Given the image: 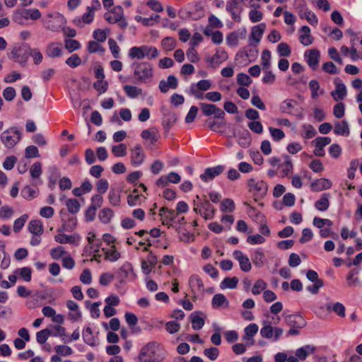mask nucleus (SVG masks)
Segmentation results:
<instances>
[{"mask_svg":"<svg viewBox=\"0 0 362 362\" xmlns=\"http://www.w3.org/2000/svg\"><path fill=\"white\" fill-rule=\"evenodd\" d=\"M329 197L330 194L329 193L322 194L321 197L315 202V208L320 211H326L329 206Z\"/></svg>","mask_w":362,"mask_h":362,"instance_id":"obj_27","label":"nucleus"},{"mask_svg":"<svg viewBox=\"0 0 362 362\" xmlns=\"http://www.w3.org/2000/svg\"><path fill=\"white\" fill-rule=\"evenodd\" d=\"M271 52L268 49H265L262 53L261 60L262 65L264 70H267L269 69L271 64Z\"/></svg>","mask_w":362,"mask_h":362,"instance_id":"obj_56","label":"nucleus"},{"mask_svg":"<svg viewBox=\"0 0 362 362\" xmlns=\"http://www.w3.org/2000/svg\"><path fill=\"white\" fill-rule=\"evenodd\" d=\"M82 335L83 341L86 344L90 346L95 345V339L93 335L92 329L90 327H87L83 329Z\"/></svg>","mask_w":362,"mask_h":362,"instance_id":"obj_36","label":"nucleus"},{"mask_svg":"<svg viewBox=\"0 0 362 362\" xmlns=\"http://www.w3.org/2000/svg\"><path fill=\"white\" fill-rule=\"evenodd\" d=\"M102 250L105 254V259L110 262H116L121 257L120 252L117 250L114 245L110 248H103Z\"/></svg>","mask_w":362,"mask_h":362,"instance_id":"obj_23","label":"nucleus"},{"mask_svg":"<svg viewBox=\"0 0 362 362\" xmlns=\"http://www.w3.org/2000/svg\"><path fill=\"white\" fill-rule=\"evenodd\" d=\"M21 139V132L17 127L5 130L1 135V140L6 147L11 148Z\"/></svg>","mask_w":362,"mask_h":362,"instance_id":"obj_3","label":"nucleus"},{"mask_svg":"<svg viewBox=\"0 0 362 362\" xmlns=\"http://www.w3.org/2000/svg\"><path fill=\"white\" fill-rule=\"evenodd\" d=\"M199 105L203 115L206 117L211 116L215 112L216 105L214 104L201 103Z\"/></svg>","mask_w":362,"mask_h":362,"instance_id":"obj_54","label":"nucleus"},{"mask_svg":"<svg viewBox=\"0 0 362 362\" xmlns=\"http://www.w3.org/2000/svg\"><path fill=\"white\" fill-rule=\"evenodd\" d=\"M146 157L145 153L140 144H136L131 150V162L134 165H140Z\"/></svg>","mask_w":362,"mask_h":362,"instance_id":"obj_12","label":"nucleus"},{"mask_svg":"<svg viewBox=\"0 0 362 362\" xmlns=\"http://www.w3.org/2000/svg\"><path fill=\"white\" fill-rule=\"evenodd\" d=\"M81 47V43L76 40L66 39L64 40V47L68 50L69 53L80 49Z\"/></svg>","mask_w":362,"mask_h":362,"instance_id":"obj_44","label":"nucleus"},{"mask_svg":"<svg viewBox=\"0 0 362 362\" xmlns=\"http://www.w3.org/2000/svg\"><path fill=\"white\" fill-rule=\"evenodd\" d=\"M304 57L308 66L313 69L315 70L320 62V54L317 49H312L307 50Z\"/></svg>","mask_w":362,"mask_h":362,"instance_id":"obj_10","label":"nucleus"},{"mask_svg":"<svg viewBox=\"0 0 362 362\" xmlns=\"http://www.w3.org/2000/svg\"><path fill=\"white\" fill-rule=\"evenodd\" d=\"M238 279L235 276L230 278H225L220 284L221 289L230 288L233 289L237 287Z\"/></svg>","mask_w":362,"mask_h":362,"instance_id":"obj_38","label":"nucleus"},{"mask_svg":"<svg viewBox=\"0 0 362 362\" xmlns=\"http://www.w3.org/2000/svg\"><path fill=\"white\" fill-rule=\"evenodd\" d=\"M68 211L71 214H76L81 209L79 202L76 199L70 198L66 202Z\"/></svg>","mask_w":362,"mask_h":362,"instance_id":"obj_35","label":"nucleus"},{"mask_svg":"<svg viewBox=\"0 0 362 362\" xmlns=\"http://www.w3.org/2000/svg\"><path fill=\"white\" fill-rule=\"evenodd\" d=\"M129 56L132 59H134V58H136L138 59H144V52L142 50V46L132 47L129 49Z\"/></svg>","mask_w":362,"mask_h":362,"instance_id":"obj_60","label":"nucleus"},{"mask_svg":"<svg viewBox=\"0 0 362 362\" xmlns=\"http://www.w3.org/2000/svg\"><path fill=\"white\" fill-rule=\"evenodd\" d=\"M193 204L194 206L202 207L204 210L203 218L204 219L210 220L214 218L216 209L209 201L205 199V197L204 198L203 202H196V200H194Z\"/></svg>","mask_w":362,"mask_h":362,"instance_id":"obj_9","label":"nucleus"},{"mask_svg":"<svg viewBox=\"0 0 362 362\" xmlns=\"http://www.w3.org/2000/svg\"><path fill=\"white\" fill-rule=\"evenodd\" d=\"M65 63L71 68H76L81 64V59L77 54H74L66 60Z\"/></svg>","mask_w":362,"mask_h":362,"instance_id":"obj_59","label":"nucleus"},{"mask_svg":"<svg viewBox=\"0 0 362 362\" xmlns=\"http://www.w3.org/2000/svg\"><path fill=\"white\" fill-rule=\"evenodd\" d=\"M94 13L87 11L86 13H83L81 18H77L74 20V23L76 25L82 27L83 24H90L94 19Z\"/></svg>","mask_w":362,"mask_h":362,"instance_id":"obj_31","label":"nucleus"},{"mask_svg":"<svg viewBox=\"0 0 362 362\" xmlns=\"http://www.w3.org/2000/svg\"><path fill=\"white\" fill-rule=\"evenodd\" d=\"M42 165L40 162H35L30 169V173L33 178H38L42 174Z\"/></svg>","mask_w":362,"mask_h":362,"instance_id":"obj_64","label":"nucleus"},{"mask_svg":"<svg viewBox=\"0 0 362 362\" xmlns=\"http://www.w3.org/2000/svg\"><path fill=\"white\" fill-rule=\"evenodd\" d=\"M315 350V348L310 345H306L305 346L298 349L296 351V356L298 360L304 361L307 356L313 354Z\"/></svg>","mask_w":362,"mask_h":362,"instance_id":"obj_30","label":"nucleus"},{"mask_svg":"<svg viewBox=\"0 0 362 362\" xmlns=\"http://www.w3.org/2000/svg\"><path fill=\"white\" fill-rule=\"evenodd\" d=\"M189 284L192 288V291L194 293L192 298L193 300L197 299L196 293L197 292H204V286L202 280L199 278L198 275H192L189 277Z\"/></svg>","mask_w":362,"mask_h":362,"instance_id":"obj_16","label":"nucleus"},{"mask_svg":"<svg viewBox=\"0 0 362 362\" xmlns=\"http://www.w3.org/2000/svg\"><path fill=\"white\" fill-rule=\"evenodd\" d=\"M297 105L298 103L296 100L292 99H286L280 104L279 109L283 113L291 114V110L293 109Z\"/></svg>","mask_w":362,"mask_h":362,"instance_id":"obj_33","label":"nucleus"},{"mask_svg":"<svg viewBox=\"0 0 362 362\" xmlns=\"http://www.w3.org/2000/svg\"><path fill=\"white\" fill-rule=\"evenodd\" d=\"M225 170L223 165H217L214 168H208L205 170L204 173L200 175L201 179L207 182L213 180L216 176L221 175Z\"/></svg>","mask_w":362,"mask_h":362,"instance_id":"obj_13","label":"nucleus"},{"mask_svg":"<svg viewBox=\"0 0 362 362\" xmlns=\"http://www.w3.org/2000/svg\"><path fill=\"white\" fill-rule=\"evenodd\" d=\"M334 132L337 135L348 136L350 133L348 122L346 120H342L335 123Z\"/></svg>","mask_w":362,"mask_h":362,"instance_id":"obj_25","label":"nucleus"},{"mask_svg":"<svg viewBox=\"0 0 362 362\" xmlns=\"http://www.w3.org/2000/svg\"><path fill=\"white\" fill-rule=\"evenodd\" d=\"M311 189L313 192H320L328 189L332 187V182L326 178H320L313 181L311 185Z\"/></svg>","mask_w":362,"mask_h":362,"instance_id":"obj_19","label":"nucleus"},{"mask_svg":"<svg viewBox=\"0 0 362 362\" xmlns=\"http://www.w3.org/2000/svg\"><path fill=\"white\" fill-rule=\"evenodd\" d=\"M286 323L291 327L302 329L306 325V322L300 315H288L285 317Z\"/></svg>","mask_w":362,"mask_h":362,"instance_id":"obj_15","label":"nucleus"},{"mask_svg":"<svg viewBox=\"0 0 362 362\" xmlns=\"http://www.w3.org/2000/svg\"><path fill=\"white\" fill-rule=\"evenodd\" d=\"M233 257L238 261L240 269L244 272H248L252 269V265L247 255H245L240 250H235L233 253Z\"/></svg>","mask_w":362,"mask_h":362,"instance_id":"obj_11","label":"nucleus"},{"mask_svg":"<svg viewBox=\"0 0 362 362\" xmlns=\"http://www.w3.org/2000/svg\"><path fill=\"white\" fill-rule=\"evenodd\" d=\"M46 54L51 58L58 57L62 54V48L61 45L52 43L47 47Z\"/></svg>","mask_w":362,"mask_h":362,"instance_id":"obj_32","label":"nucleus"},{"mask_svg":"<svg viewBox=\"0 0 362 362\" xmlns=\"http://www.w3.org/2000/svg\"><path fill=\"white\" fill-rule=\"evenodd\" d=\"M134 66H135L134 74L139 82L146 83L153 77V69L149 63H136Z\"/></svg>","mask_w":362,"mask_h":362,"instance_id":"obj_4","label":"nucleus"},{"mask_svg":"<svg viewBox=\"0 0 362 362\" xmlns=\"http://www.w3.org/2000/svg\"><path fill=\"white\" fill-rule=\"evenodd\" d=\"M108 199L111 205L117 206L120 205V194L115 189H110L108 194Z\"/></svg>","mask_w":362,"mask_h":362,"instance_id":"obj_48","label":"nucleus"},{"mask_svg":"<svg viewBox=\"0 0 362 362\" xmlns=\"http://www.w3.org/2000/svg\"><path fill=\"white\" fill-rule=\"evenodd\" d=\"M62 226L63 230L65 231H73L77 226V218L75 216L70 217L67 221H64L63 218Z\"/></svg>","mask_w":362,"mask_h":362,"instance_id":"obj_43","label":"nucleus"},{"mask_svg":"<svg viewBox=\"0 0 362 362\" xmlns=\"http://www.w3.org/2000/svg\"><path fill=\"white\" fill-rule=\"evenodd\" d=\"M284 162L281 165V167L282 168V173H284V176H288V174L293 170V165L289 156L284 155Z\"/></svg>","mask_w":362,"mask_h":362,"instance_id":"obj_46","label":"nucleus"},{"mask_svg":"<svg viewBox=\"0 0 362 362\" xmlns=\"http://www.w3.org/2000/svg\"><path fill=\"white\" fill-rule=\"evenodd\" d=\"M251 259L253 264L258 268L264 266L266 257L262 250L257 249L251 254Z\"/></svg>","mask_w":362,"mask_h":362,"instance_id":"obj_20","label":"nucleus"},{"mask_svg":"<svg viewBox=\"0 0 362 362\" xmlns=\"http://www.w3.org/2000/svg\"><path fill=\"white\" fill-rule=\"evenodd\" d=\"M104 18L110 24L118 23L122 29H125L128 23L124 16V10L121 6H114L104 13Z\"/></svg>","mask_w":362,"mask_h":362,"instance_id":"obj_2","label":"nucleus"},{"mask_svg":"<svg viewBox=\"0 0 362 362\" xmlns=\"http://www.w3.org/2000/svg\"><path fill=\"white\" fill-rule=\"evenodd\" d=\"M142 50L144 52V58L146 57L149 59H152L158 56V49L155 47L143 45Z\"/></svg>","mask_w":362,"mask_h":362,"instance_id":"obj_42","label":"nucleus"},{"mask_svg":"<svg viewBox=\"0 0 362 362\" xmlns=\"http://www.w3.org/2000/svg\"><path fill=\"white\" fill-rule=\"evenodd\" d=\"M274 362H299L296 356H287L284 352H279L274 356Z\"/></svg>","mask_w":362,"mask_h":362,"instance_id":"obj_45","label":"nucleus"},{"mask_svg":"<svg viewBox=\"0 0 362 362\" xmlns=\"http://www.w3.org/2000/svg\"><path fill=\"white\" fill-rule=\"evenodd\" d=\"M87 49L90 54L105 52V49L97 41L88 42Z\"/></svg>","mask_w":362,"mask_h":362,"instance_id":"obj_55","label":"nucleus"},{"mask_svg":"<svg viewBox=\"0 0 362 362\" xmlns=\"http://www.w3.org/2000/svg\"><path fill=\"white\" fill-rule=\"evenodd\" d=\"M124 90L127 95L131 98H135L142 94V89L134 86L126 85Z\"/></svg>","mask_w":362,"mask_h":362,"instance_id":"obj_39","label":"nucleus"},{"mask_svg":"<svg viewBox=\"0 0 362 362\" xmlns=\"http://www.w3.org/2000/svg\"><path fill=\"white\" fill-rule=\"evenodd\" d=\"M211 305L214 308L217 309L221 306L228 307L229 301L222 293L215 294L212 298Z\"/></svg>","mask_w":362,"mask_h":362,"instance_id":"obj_24","label":"nucleus"},{"mask_svg":"<svg viewBox=\"0 0 362 362\" xmlns=\"http://www.w3.org/2000/svg\"><path fill=\"white\" fill-rule=\"evenodd\" d=\"M358 273V271H356V269H352L349 272L346 276V280L348 281L349 286H354L358 283L359 280L358 278L356 276Z\"/></svg>","mask_w":362,"mask_h":362,"instance_id":"obj_62","label":"nucleus"},{"mask_svg":"<svg viewBox=\"0 0 362 362\" xmlns=\"http://www.w3.org/2000/svg\"><path fill=\"white\" fill-rule=\"evenodd\" d=\"M112 152L116 157H123L127 155V146L124 144H119L112 147Z\"/></svg>","mask_w":362,"mask_h":362,"instance_id":"obj_51","label":"nucleus"},{"mask_svg":"<svg viewBox=\"0 0 362 362\" xmlns=\"http://www.w3.org/2000/svg\"><path fill=\"white\" fill-rule=\"evenodd\" d=\"M141 136L144 140H150L153 144L156 142L159 138V132L157 128L152 127L148 129H144L141 134Z\"/></svg>","mask_w":362,"mask_h":362,"instance_id":"obj_21","label":"nucleus"},{"mask_svg":"<svg viewBox=\"0 0 362 362\" xmlns=\"http://www.w3.org/2000/svg\"><path fill=\"white\" fill-rule=\"evenodd\" d=\"M266 24L264 23H262L252 27L251 30V37L256 41L257 43H259L262 35L265 30Z\"/></svg>","mask_w":362,"mask_h":362,"instance_id":"obj_29","label":"nucleus"},{"mask_svg":"<svg viewBox=\"0 0 362 362\" xmlns=\"http://www.w3.org/2000/svg\"><path fill=\"white\" fill-rule=\"evenodd\" d=\"M192 328L195 330L201 329L204 325V320L199 317L196 313L190 315Z\"/></svg>","mask_w":362,"mask_h":362,"instance_id":"obj_41","label":"nucleus"},{"mask_svg":"<svg viewBox=\"0 0 362 362\" xmlns=\"http://www.w3.org/2000/svg\"><path fill=\"white\" fill-rule=\"evenodd\" d=\"M177 45V41L174 37H165L161 41V46L165 51L173 50Z\"/></svg>","mask_w":362,"mask_h":362,"instance_id":"obj_37","label":"nucleus"},{"mask_svg":"<svg viewBox=\"0 0 362 362\" xmlns=\"http://www.w3.org/2000/svg\"><path fill=\"white\" fill-rule=\"evenodd\" d=\"M269 131L272 139L276 141H279L285 137L284 132L280 129L269 127Z\"/></svg>","mask_w":362,"mask_h":362,"instance_id":"obj_61","label":"nucleus"},{"mask_svg":"<svg viewBox=\"0 0 362 362\" xmlns=\"http://www.w3.org/2000/svg\"><path fill=\"white\" fill-rule=\"evenodd\" d=\"M165 358V352L159 344L151 341L141 349L138 361L139 362H162Z\"/></svg>","mask_w":362,"mask_h":362,"instance_id":"obj_1","label":"nucleus"},{"mask_svg":"<svg viewBox=\"0 0 362 362\" xmlns=\"http://www.w3.org/2000/svg\"><path fill=\"white\" fill-rule=\"evenodd\" d=\"M267 283L262 279H258L255 284H254L252 288V293L254 295L259 294L262 291L265 290L267 288Z\"/></svg>","mask_w":362,"mask_h":362,"instance_id":"obj_57","label":"nucleus"},{"mask_svg":"<svg viewBox=\"0 0 362 362\" xmlns=\"http://www.w3.org/2000/svg\"><path fill=\"white\" fill-rule=\"evenodd\" d=\"M314 38L310 34V29L307 25L302 26L299 30V41L304 46L313 44Z\"/></svg>","mask_w":362,"mask_h":362,"instance_id":"obj_17","label":"nucleus"},{"mask_svg":"<svg viewBox=\"0 0 362 362\" xmlns=\"http://www.w3.org/2000/svg\"><path fill=\"white\" fill-rule=\"evenodd\" d=\"M28 230L33 235H42L44 232L42 223L39 220H32L28 223Z\"/></svg>","mask_w":362,"mask_h":362,"instance_id":"obj_22","label":"nucleus"},{"mask_svg":"<svg viewBox=\"0 0 362 362\" xmlns=\"http://www.w3.org/2000/svg\"><path fill=\"white\" fill-rule=\"evenodd\" d=\"M145 199L146 197L144 195L138 194V189H134L132 194L127 197V204L130 206L140 205Z\"/></svg>","mask_w":362,"mask_h":362,"instance_id":"obj_26","label":"nucleus"},{"mask_svg":"<svg viewBox=\"0 0 362 362\" xmlns=\"http://www.w3.org/2000/svg\"><path fill=\"white\" fill-rule=\"evenodd\" d=\"M113 216L114 212L110 208H104L99 212L98 218L103 223L107 224L111 221Z\"/></svg>","mask_w":362,"mask_h":362,"instance_id":"obj_34","label":"nucleus"},{"mask_svg":"<svg viewBox=\"0 0 362 362\" xmlns=\"http://www.w3.org/2000/svg\"><path fill=\"white\" fill-rule=\"evenodd\" d=\"M40 17L41 13L37 8L20 9L13 14V20L18 24H23L28 19L37 20Z\"/></svg>","mask_w":362,"mask_h":362,"instance_id":"obj_5","label":"nucleus"},{"mask_svg":"<svg viewBox=\"0 0 362 362\" xmlns=\"http://www.w3.org/2000/svg\"><path fill=\"white\" fill-rule=\"evenodd\" d=\"M249 191L253 194L256 199L264 198L268 190V186L265 182L261 180L251 178L247 182Z\"/></svg>","mask_w":362,"mask_h":362,"instance_id":"obj_6","label":"nucleus"},{"mask_svg":"<svg viewBox=\"0 0 362 362\" xmlns=\"http://www.w3.org/2000/svg\"><path fill=\"white\" fill-rule=\"evenodd\" d=\"M235 209V203L231 199H225L221 203V211L232 212Z\"/></svg>","mask_w":362,"mask_h":362,"instance_id":"obj_53","label":"nucleus"},{"mask_svg":"<svg viewBox=\"0 0 362 362\" xmlns=\"http://www.w3.org/2000/svg\"><path fill=\"white\" fill-rule=\"evenodd\" d=\"M302 127L304 131L301 136L305 139H312L317 134L315 129L311 124H303Z\"/></svg>","mask_w":362,"mask_h":362,"instance_id":"obj_47","label":"nucleus"},{"mask_svg":"<svg viewBox=\"0 0 362 362\" xmlns=\"http://www.w3.org/2000/svg\"><path fill=\"white\" fill-rule=\"evenodd\" d=\"M206 124L208 127L214 132H217L219 129L225 127L226 122L225 120L215 121L214 119H207Z\"/></svg>","mask_w":362,"mask_h":362,"instance_id":"obj_49","label":"nucleus"},{"mask_svg":"<svg viewBox=\"0 0 362 362\" xmlns=\"http://www.w3.org/2000/svg\"><path fill=\"white\" fill-rule=\"evenodd\" d=\"M299 16L301 18H305L306 21L312 25H317L318 23V19L316 15L308 8H305L304 11H300Z\"/></svg>","mask_w":362,"mask_h":362,"instance_id":"obj_28","label":"nucleus"},{"mask_svg":"<svg viewBox=\"0 0 362 362\" xmlns=\"http://www.w3.org/2000/svg\"><path fill=\"white\" fill-rule=\"evenodd\" d=\"M51 334L52 332L49 329H42L36 334L37 341L40 344H43Z\"/></svg>","mask_w":362,"mask_h":362,"instance_id":"obj_52","label":"nucleus"},{"mask_svg":"<svg viewBox=\"0 0 362 362\" xmlns=\"http://www.w3.org/2000/svg\"><path fill=\"white\" fill-rule=\"evenodd\" d=\"M204 15V9L199 4H195L193 5L187 12V16L193 21H198L202 18Z\"/></svg>","mask_w":362,"mask_h":362,"instance_id":"obj_18","label":"nucleus"},{"mask_svg":"<svg viewBox=\"0 0 362 362\" xmlns=\"http://www.w3.org/2000/svg\"><path fill=\"white\" fill-rule=\"evenodd\" d=\"M277 52L281 57H288L291 55V49L286 42H281L277 47Z\"/></svg>","mask_w":362,"mask_h":362,"instance_id":"obj_58","label":"nucleus"},{"mask_svg":"<svg viewBox=\"0 0 362 362\" xmlns=\"http://www.w3.org/2000/svg\"><path fill=\"white\" fill-rule=\"evenodd\" d=\"M237 82L239 85L249 86L252 83V81L247 74L245 73H240L237 76Z\"/></svg>","mask_w":362,"mask_h":362,"instance_id":"obj_63","label":"nucleus"},{"mask_svg":"<svg viewBox=\"0 0 362 362\" xmlns=\"http://www.w3.org/2000/svg\"><path fill=\"white\" fill-rule=\"evenodd\" d=\"M25 53L33 57L34 63L35 64H39L41 63L42 60V54L38 49H30V47H28L26 49Z\"/></svg>","mask_w":362,"mask_h":362,"instance_id":"obj_50","label":"nucleus"},{"mask_svg":"<svg viewBox=\"0 0 362 362\" xmlns=\"http://www.w3.org/2000/svg\"><path fill=\"white\" fill-rule=\"evenodd\" d=\"M226 11L230 14L232 19L238 23L241 21L243 6L239 0H230L226 4Z\"/></svg>","mask_w":362,"mask_h":362,"instance_id":"obj_7","label":"nucleus"},{"mask_svg":"<svg viewBox=\"0 0 362 362\" xmlns=\"http://www.w3.org/2000/svg\"><path fill=\"white\" fill-rule=\"evenodd\" d=\"M336 85L335 90L331 93V95L335 101L343 100L346 95V88L345 85L341 81L339 78L334 80Z\"/></svg>","mask_w":362,"mask_h":362,"instance_id":"obj_14","label":"nucleus"},{"mask_svg":"<svg viewBox=\"0 0 362 362\" xmlns=\"http://www.w3.org/2000/svg\"><path fill=\"white\" fill-rule=\"evenodd\" d=\"M264 326L260 329V334L266 339H272L274 335V327L267 321L263 322Z\"/></svg>","mask_w":362,"mask_h":362,"instance_id":"obj_40","label":"nucleus"},{"mask_svg":"<svg viewBox=\"0 0 362 362\" xmlns=\"http://www.w3.org/2000/svg\"><path fill=\"white\" fill-rule=\"evenodd\" d=\"M63 228H60L57 229V234L54 236V240L56 242L60 244H72L74 245H78V241L80 240V236L78 235H66L63 233Z\"/></svg>","mask_w":362,"mask_h":362,"instance_id":"obj_8","label":"nucleus"}]
</instances>
